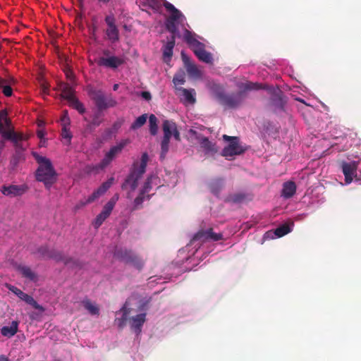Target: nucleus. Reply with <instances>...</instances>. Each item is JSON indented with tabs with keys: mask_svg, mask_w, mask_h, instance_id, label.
I'll use <instances>...</instances> for the list:
<instances>
[{
	"mask_svg": "<svg viewBox=\"0 0 361 361\" xmlns=\"http://www.w3.org/2000/svg\"><path fill=\"white\" fill-rule=\"evenodd\" d=\"M105 133H106L107 135H111V130L108 128L105 130Z\"/></svg>",
	"mask_w": 361,
	"mask_h": 361,
	"instance_id": "57",
	"label": "nucleus"
},
{
	"mask_svg": "<svg viewBox=\"0 0 361 361\" xmlns=\"http://www.w3.org/2000/svg\"><path fill=\"white\" fill-rule=\"evenodd\" d=\"M223 185H224L223 179L216 178L215 180H213L209 183V188H210L211 192L213 194L217 195L219 193V192L221 191V190L223 187Z\"/></svg>",
	"mask_w": 361,
	"mask_h": 361,
	"instance_id": "34",
	"label": "nucleus"
},
{
	"mask_svg": "<svg viewBox=\"0 0 361 361\" xmlns=\"http://www.w3.org/2000/svg\"><path fill=\"white\" fill-rule=\"evenodd\" d=\"M289 232H290V228L288 224H285L276 228L274 233L277 237L281 238L288 234Z\"/></svg>",
	"mask_w": 361,
	"mask_h": 361,
	"instance_id": "40",
	"label": "nucleus"
},
{
	"mask_svg": "<svg viewBox=\"0 0 361 361\" xmlns=\"http://www.w3.org/2000/svg\"><path fill=\"white\" fill-rule=\"evenodd\" d=\"M152 176H149L145 180L144 185L140 190L139 195L135 199L133 204V209H138L142 207V204L145 200H148L150 195L148 193L151 191Z\"/></svg>",
	"mask_w": 361,
	"mask_h": 361,
	"instance_id": "10",
	"label": "nucleus"
},
{
	"mask_svg": "<svg viewBox=\"0 0 361 361\" xmlns=\"http://www.w3.org/2000/svg\"><path fill=\"white\" fill-rule=\"evenodd\" d=\"M49 252H51V250H49L47 246L39 247L36 252L40 257L47 259H49Z\"/></svg>",
	"mask_w": 361,
	"mask_h": 361,
	"instance_id": "44",
	"label": "nucleus"
},
{
	"mask_svg": "<svg viewBox=\"0 0 361 361\" xmlns=\"http://www.w3.org/2000/svg\"><path fill=\"white\" fill-rule=\"evenodd\" d=\"M142 97L146 100H150L152 98L151 94L149 92L144 91L141 93Z\"/></svg>",
	"mask_w": 361,
	"mask_h": 361,
	"instance_id": "50",
	"label": "nucleus"
},
{
	"mask_svg": "<svg viewBox=\"0 0 361 361\" xmlns=\"http://www.w3.org/2000/svg\"><path fill=\"white\" fill-rule=\"evenodd\" d=\"M271 104L279 109H283L285 102L283 99V94L280 90L274 92L271 97Z\"/></svg>",
	"mask_w": 361,
	"mask_h": 361,
	"instance_id": "28",
	"label": "nucleus"
},
{
	"mask_svg": "<svg viewBox=\"0 0 361 361\" xmlns=\"http://www.w3.org/2000/svg\"><path fill=\"white\" fill-rule=\"evenodd\" d=\"M176 34H171V37L162 47L163 56L164 59H171L173 56V50L176 42Z\"/></svg>",
	"mask_w": 361,
	"mask_h": 361,
	"instance_id": "22",
	"label": "nucleus"
},
{
	"mask_svg": "<svg viewBox=\"0 0 361 361\" xmlns=\"http://www.w3.org/2000/svg\"><path fill=\"white\" fill-rule=\"evenodd\" d=\"M200 144L202 148H204L208 152H216L214 144L209 140L206 137H198Z\"/></svg>",
	"mask_w": 361,
	"mask_h": 361,
	"instance_id": "33",
	"label": "nucleus"
},
{
	"mask_svg": "<svg viewBox=\"0 0 361 361\" xmlns=\"http://www.w3.org/2000/svg\"><path fill=\"white\" fill-rule=\"evenodd\" d=\"M185 41L189 44L190 48L193 49L196 47V43H201L200 41L196 39L192 35V33L186 30L184 33Z\"/></svg>",
	"mask_w": 361,
	"mask_h": 361,
	"instance_id": "37",
	"label": "nucleus"
},
{
	"mask_svg": "<svg viewBox=\"0 0 361 361\" xmlns=\"http://www.w3.org/2000/svg\"><path fill=\"white\" fill-rule=\"evenodd\" d=\"M8 288L16 294L19 298L22 300L25 301L27 304L30 305L36 310H41L42 307L38 305V303L35 301V300L30 295L23 292L20 289L18 288L16 286L8 285Z\"/></svg>",
	"mask_w": 361,
	"mask_h": 361,
	"instance_id": "15",
	"label": "nucleus"
},
{
	"mask_svg": "<svg viewBox=\"0 0 361 361\" xmlns=\"http://www.w3.org/2000/svg\"><path fill=\"white\" fill-rule=\"evenodd\" d=\"M44 136V133L42 130L37 131V137L42 139Z\"/></svg>",
	"mask_w": 361,
	"mask_h": 361,
	"instance_id": "55",
	"label": "nucleus"
},
{
	"mask_svg": "<svg viewBox=\"0 0 361 361\" xmlns=\"http://www.w3.org/2000/svg\"><path fill=\"white\" fill-rule=\"evenodd\" d=\"M61 137L67 140L68 144L71 143L72 138V134L69 130L68 128H62Z\"/></svg>",
	"mask_w": 361,
	"mask_h": 361,
	"instance_id": "45",
	"label": "nucleus"
},
{
	"mask_svg": "<svg viewBox=\"0 0 361 361\" xmlns=\"http://www.w3.org/2000/svg\"><path fill=\"white\" fill-rule=\"evenodd\" d=\"M296 192V185L293 181H287L283 184L281 196L286 199L292 197Z\"/></svg>",
	"mask_w": 361,
	"mask_h": 361,
	"instance_id": "24",
	"label": "nucleus"
},
{
	"mask_svg": "<svg viewBox=\"0 0 361 361\" xmlns=\"http://www.w3.org/2000/svg\"><path fill=\"white\" fill-rule=\"evenodd\" d=\"M82 303L89 313L92 315H99V308L98 306L93 303L90 299L85 298L82 301Z\"/></svg>",
	"mask_w": 361,
	"mask_h": 361,
	"instance_id": "30",
	"label": "nucleus"
},
{
	"mask_svg": "<svg viewBox=\"0 0 361 361\" xmlns=\"http://www.w3.org/2000/svg\"><path fill=\"white\" fill-rule=\"evenodd\" d=\"M222 239V233H216L213 231L212 228H209L207 230H200L197 233L195 234L192 241H200L201 243H204L209 240L219 241Z\"/></svg>",
	"mask_w": 361,
	"mask_h": 361,
	"instance_id": "9",
	"label": "nucleus"
},
{
	"mask_svg": "<svg viewBox=\"0 0 361 361\" xmlns=\"http://www.w3.org/2000/svg\"><path fill=\"white\" fill-rule=\"evenodd\" d=\"M32 156L39 164L36 171V179L37 181L42 182L45 188L49 190L56 182L58 177L51 161L49 159L40 156L37 152H32Z\"/></svg>",
	"mask_w": 361,
	"mask_h": 361,
	"instance_id": "1",
	"label": "nucleus"
},
{
	"mask_svg": "<svg viewBox=\"0 0 361 361\" xmlns=\"http://www.w3.org/2000/svg\"><path fill=\"white\" fill-rule=\"evenodd\" d=\"M128 143V140H124L121 141L116 145L111 147L109 151L105 154L103 159L97 166H96V169H104L107 166H109L110 163L116 158V157L122 152L123 149L127 145Z\"/></svg>",
	"mask_w": 361,
	"mask_h": 361,
	"instance_id": "6",
	"label": "nucleus"
},
{
	"mask_svg": "<svg viewBox=\"0 0 361 361\" xmlns=\"http://www.w3.org/2000/svg\"><path fill=\"white\" fill-rule=\"evenodd\" d=\"M102 114L98 112L94 115L92 121L89 124V127L90 128H94L95 127L99 126L102 123Z\"/></svg>",
	"mask_w": 361,
	"mask_h": 361,
	"instance_id": "43",
	"label": "nucleus"
},
{
	"mask_svg": "<svg viewBox=\"0 0 361 361\" xmlns=\"http://www.w3.org/2000/svg\"><path fill=\"white\" fill-rule=\"evenodd\" d=\"M225 141H228L229 144L226 146L222 152L221 155L225 157H230L235 155L243 154L246 149L240 145V139L236 136L223 135Z\"/></svg>",
	"mask_w": 361,
	"mask_h": 361,
	"instance_id": "5",
	"label": "nucleus"
},
{
	"mask_svg": "<svg viewBox=\"0 0 361 361\" xmlns=\"http://www.w3.org/2000/svg\"><path fill=\"white\" fill-rule=\"evenodd\" d=\"M147 114H145L139 116L131 124L130 129L136 130L142 127L147 121Z\"/></svg>",
	"mask_w": 361,
	"mask_h": 361,
	"instance_id": "38",
	"label": "nucleus"
},
{
	"mask_svg": "<svg viewBox=\"0 0 361 361\" xmlns=\"http://www.w3.org/2000/svg\"><path fill=\"white\" fill-rule=\"evenodd\" d=\"M181 58L188 74L192 78H200L201 72L183 51L181 52Z\"/></svg>",
	"mask_w": 361,
	"mask_h": 361,
	"instance_id": "19",
	"label": "nucleus"
},
{
	"mask_svg": "<svg viewBox=\"0 0 361 361\" xmlns=\"http://www.w3.org/2000/svg\"><path fill=\"white\" fill-rule=\"evenodd\" d=\"M66 76H67V78H68L69 79H71V76H72V73H71L70 71H69V72H68V73H66Z\"/></svg>",
	"mask_w": 361,
	"mask_h": 361,
	"instance_id": "58",
	"label": "nucleus"
},
{
	"mask_svg": "<svg viewBox=\"0 0 361 361\" xmlns=\"http://www.w3.org/2000/svg\"><path fill=\"white\" fill-rule=\"evenodd\" d=\"M121 312H123V314L126 313V317H128V314L130 313V310L126 307V303L123 305V307L121 309Z\"/></svg>",
	"mask_w": 361,
	"mask_h": 361,
	"instance_id": "51",
	"label": "nucleus"
},
{
	"mask_svg": "<svg viewBox=\"0 0 361 361\" xmlns=\"http://www.w3.org/2000/svg\"><path fill=\"white\" fill-rule=\"evenodd\" d=\"M18 322L13 321L11 326H4L1 329V333L4 336L11 338L18 331Z\"/></svg>",
	"mask_w": 361,
	"mask_h": 361,
	"instance_id": "26",
	"label": "nucleus"
},
{
	"mask_svg": "<svg viewBox=\"0 0 361 361\" xmlns=\"http://www.w3.org/2000/svg\"><path fill=\"white\" fill-rule=\"evenodd\" d=\"M245 199V195L243 193H235L229 195L226 201L233 203H240Z\"/></svg>",
	"mask_w": 361,
	"mask_h": 361,
	"instance_id": "42",
	"label": "nucleus"
},
{
	"mask_svg": "<svg viewBox=\"0 0 361 361\" xmlns=\"http://www.w3.org/2000/svg\"><path fill=\"white\" fill-rule=\"evenodd\" d=\"M4 121V123H5L6 126L8 128H9L11 126V120L9 118H8L7 117H6Z\"/></svg>",
	"mask_w": 361,
	"mask_h": 361,
	"instance_id": "53",
	"label": "nucleus"
},
{
	"mask_svg": "<svg viewBox=\"0 0 361 361\" xmlns=\"http://www.w3.org/2000/svg\"><path fill=\"white\" fill-rule=\"evenodd\" d=\"M18 269L23 277L28 279L30 281H35L37 279V275L29 267L21 266L19 267Z\"/></svg>",
	"mask_w": 361,
	"mask_h": 361,
	"instance_id": "35",
	"label": "nucleus"
},
{
	"mask_svg": "<svg viewBox=\"0 0 361 361\" xmlns=\"http://www.w3.org/2000/svg\"><path fill=\"white\" fill-rule=\"evenodd\" d=\"M128 317H126V313L123 314L121 318L116 319L118 326L120 329H123L126 324V322L127 321Z\"/></svg>",
	"mask_w": 361,
	"mask_h": 361,
	"instance_id": "48",
	"label": "nucleus"
},
{
	"mask_svg": "<svg viewBox=\"0 0 361 361\" xmlns=\"http://www.w3.org/2000/svg\"><path fill=\"white\" fill-rule=\"evenodd\" d=\"M28 188L26 185H3L1 192L3 195L8 197L21 196L26 192Z\"/></svg>",
	"mask_w": 361,
	"mask_h": 361,
	"instance_id": "14",
	"label": "nucleus"
},
{
	"mask_svg": "<svg viewBox=\"0 0 361 361\" xmlns=\"http://www.w3.org/2000/svg\"><path fill=\"white\" fill-rule=\"evenodd\" d=\"M42 90H43L44 93H46L47 91L48 90V87L45 85H42Z\"/></svg>",
	"mask_w": 361,
	"mask_h": 361,
	"instance_id": "56",
	"label": "nucleus"
},
{
	"mask_svg": "<svg viewBox=\"0 0 361 361\" xmlns=\"http://www.w3.org/2000/svg\"><path fill=\"white\" fill-rule=\"evenodd\" d=\"M62 128H68L70 124V119L68 116L67 111H64V115L61 118Z\"/></svg>",
	"mask_w": 361,
	"mask_h": 361,
	"instance_id": "47",
	"label": "nucleus"
},
{
	"mask_svg": "<svg viewBox=\"0 0 361 361\" xmlns=\"http://www.w3.org/2000/svg\"><path fill=\"white\" fill-rule=\"evenodd\" d=\"M59 89L61 92V97L70 102L75 98V90L69 84L61 82L59 85Z\"/></svg>",
	"mask_w": 361,
	"mask_h": 361,
	"instance_id": "23",
	"label": "nucleus"
},
{
	"mask_svg": "<svg viewBox=\"0 0 361 361\" xmlns=\"http://www.w3.org/2000/svg\"><path fill=\"white\" fill-rule=\"evenodd\" d=\"M196 56L206 63H212L213 57L210 52L205 50L203 43H196V47L192 49Z\"/></svg>",
	"mask_w": 361,
	"mask_h": 361,
	"instance_id": "18",
	"label": "nucleus"
},
{
	"mask_svg": "<svg viewBox=\"0 0 361 361\" xmlns=\"http://www.w3.org/2000/svg\"><path fill=\"white\" fill-rule=\"evenodd\" d=\"M68 103L70 106L76 109L80 114L85 113V109L83 104L76 97L68 102Z\"/></svg>",
	"mask_w": 361,
	"mask_h": 361,
	"instance_id": "39",
	"label": "nucleus"
},
{
	"mask_svg": "<svg viewBox=\"0 0 361 361\" xmlns=\"http://www.w3.org/2000/svg\"><path fill=\"white\" fill-rule=\"evenodd\" d=\"M127 264L132 265L138 270H141L145 265V261L134 252Z\"/></svg>",
	"mask_w": 361,
	"mask_h": 361,
	"instance_id": "31",
	"label": "nucleus"
},
{
	"mask_svg": "<svg viewBox=\"0 0 361 361\" xmlns=\"http://www.w3.org/2000/svg\"><path fill=\"white\" fill-rule=\"evenodd\" d=\"M113 0H97V3L100 6H107Z\"/></svg>",
	"mask_w": 361,
	"mask_h": 361,
	"instance_id": "49",
	"label": "nucleus"
},
{
	"mask_svg": "<svg viewBox=\"0 0 361 361\" xmlns=\"http://www.w3.org/2000/svg\"><path fill=\"white\" fill-rule=\"evenodd\" d=\"M134 252L125 247H117L114 252V257L126 264L128 262Z\"/></svg>",
	"mask_w": 361,
	"mask_h": 361,
	"instance_id": "21",
	"label": "nucleus"
},
{
	"mask_svg": "<svg viewBox=\"0 0 361 361\" xmlns=\"http://www.w3.org/2000/svg\"><path fill=\"white\" fill-rule=\"evenodd\" d=\"M341 169L345 176V184H350L353 178L357 176V163L356 161H343Z\"/></svg>",
	"mask_w": 361,
	"mask_h": 361,
	"instance_id": "13",
	"label": "nucleus"
},
{
	"mask_svg": "<svg viewBox=\"0 0 361 361\" xmlns=\"http://www.w3.org/2000/svg\"><path fill=\"white\" fill-rule=\"evenodd\" d=\"M116 204V200L111 199L103 207L102 212L97 216L93 221V226L98 228L103 222L109 216Z\"/></svg>",
	"mask_w": 361,
	"mask_h": 361,
	"instance_id": "12",
	"label": "nucleus"
},
{
	"mask_svg": "<svg viewBox=\"0 0 361 361\" xmlns=\"http://www.w3.org/2000/svg\"><path fill=\"white\" fill-rule=\"evenodd\" d=\"M163 5L166 11L170 13V16L166 20V28L171 34H176L178 32V25L183 22L185 16L169 1H164Z\"/></svg>",
	"mask_w": 361,
	"mask_h": 361,
	"instance_id": "4",
	"label": "nucleus"
},
{
	"mask_svg": "<svg viewBox=\"0 0 361 361\" xmlns=\"http://www.w3.org/2000/svg\"><path fill=\"white\" fill-rule=\"evenodd\" d=\"M164 122L165 125L168 126L169 130L171 133V136L173 135L176 140L180 141V135L176 123L171 120H164Z\"/></svg>",
	"mask_w": 361,
	"mask_h": 361,
	"instance_id": "32",
	"label": "nucleus"
},
{
	"mask_svg": "<svg viewBox=\"0 0 361 361\" xmlns=\"http://www.w3.org/2000/svg\"><path fill=\"white\" fill-rule=\"evenodd\" d=\"M0 361H11L8 357L4 355H0Z\"/></svg>",
	"mask_w": 361,
	"mask_h": 361,
	"instance_id": "54",
	"label": "nucleus"
},
{
	"mask_svg": "<svg viewBox=\"0 0 361 361\" xmlns=\"http://www.w3.org/2000/svg\"><path fill=\"white\" fill-rule=\"evenodd\" d=\"M104 21L107 25L105 31L107 39L111 43H116L119 41V30L116 25V18L113 13L105 16Z\"/></svg>",
	"mask_w": 361,
	"mask_h": 361,
	"instance_id": "7",
	"label": "nucleus"
},
{
	"mask_svg": "<svg viewBox=\"0 0 361 361\" xmlns=\"http://www.w3.org/2000/svg\"><path fill=\"white\" fill-rule=\"evenodd\" d=\"M178 90L181 92L180 95L184 97L185 102L191 104L195 103V91L194 89L188 90L183 87H180L178 89Z\"/></svg>",
	"mask_w": 361,
	"mask_h": 361,
	"instance_id": "27",
	"label": "nucleus"
},
{
	"mask_svg": "<svg viewBox=\"0 0 361 361\" xmlns=\"http://www.w3.org/2000/svg\"><path fill=\"white\" fill-rule=\"evenodd\" d=\"M0 114H1V118L2 120H4V118H5L6 117H7V112H6V110L0 111Z\"/></svg>",
	"mask_w": 361,
	"mask_h": 361,
	"instance_id": "52",
	"label": "nucleus"
},
{
	"mask_svg": "<svg viewBox=\"0 0 361 361\" xmlns=\"http://www.w3.org/2000/svg\"><path fill=\"white\" fill-rule=\"evenodd\" d=\"M130 326L131 329L135 332L136 334H139L142 331V326L146 321V314L141 313L137 314L130 318Z\"/></svg>",
	"mask_w": 361,
	"mask_h": 361,
	"instance_id": "20",
	"label": "nucleus"
},
{
	"mask_svg": "<svg viewBox=\"0 0 361 361\" xmlns=\"http://www.w3.org/2000/svg\"><path fill=\"white\" fill-rule=\"evenodd\" d=\"M157 118L154 114H151L149 116V128L151 135H155L157 133L158 126H157Z\"/></svg>",
	"mask_w": 361,
	"mask_h": 361,
	"instance_id": "36",
	"label": "nucleus"
},
{
	"mask_svg": "<svg viewBox=\"0 0 361 361\" xmlns=\"http://www.w3.org/2000/svg\"><path fill=\"white\" fill-rule=\"evenodd\" d=\"M103 53H104V55L108 56L109 54V50H104Z\"/></svg>",
	"mask_w": 361,
	"mask_h": 361,
	"instance_id": "59",
	"label": "nucleus"
},
{
	"mask_svg": "<svg viewBox=\"0 0 361 361\" xmlns=\"http://www.w3.org/2000/svg\"><path fill=\"white\" fill-rule=\"evenodd\" d=\"M173 81L175 85H183L185 80L183 74L180 73L174 75Z\"/></svg>",
	"mask_w": 361,
	"mask_h": 361,
	"instance_id": "46",
	"label": "nucleus"
},
{
	"mask_svg": "<svg viewBox=\"0 0 361 361\" xmlns=\"http://www.w3.org/2000/svg\"><path fill=\"white\" fill-rule=\"evenodd\" d=\"M241 90L232 94H226L220 102L221 105L229 109H235L240 106L247 97V91L252 90H259L262 87L258 83L246 82L240 87Z\"/></svg>",
	"mask_w": 361,
	"mask_h": 361,
	"instance_id": "2",
	"label": "nucleus"
},
{
	"mask_svg": "<svg viewBox=\"0 0 361 361\" xmlns=\"http://www.w3.org/2000/svg\"><path fill=\"white\" fill-rule=\"evenodd\" d=\"M49 259H53L58 262H62L66 265L68 264L73 260L71 257H67L64 255L62 252L56 250H51Z\"/></svg>",
	"mask_w": 361,
	"mask_h": 361,
	"instance_id": "25",
	"label": "nucleus"
},
{
	"mask_svg": "<svg viewBox=\"0 0 361 361\" xmlns=\"http://www.w3.org/2000/svg\"><path fill=\"white\" fill-rule=\"evenodd\" d=\"M118 84H115L114 85V87H113V89H114V90H116L118 89Z\"/></svg>",
	"mask_w": 361,
	"mask_h": 361,
	"instance_id": "60",
	"label": "nucleus"
},
{
	"mask_svg": "<svg viewBox=\"0 0 361 361\" xmlns=\"http://www.w3.org/2000/svg\"><path fill=\"white\" fill-rule=\"evenodd\" d=\"M0 88L2 89L5 96L10 97L12 95L13 90L10 85L6 84V81L4 79L0 78Z\"/></svg>",
	"mask_w": 361,
	"mask_h": 361,
	"instance_id": "41",
	"label": "nucleus"
},
{
	"mask_svg": "<svg viewBox=\"0 0 361 361\" xmlns=\"http://www.w3.org/2000/svg\"><path fill=\"white\" fill-rule=\"evenodd\" d=\"M93 99L99 110L102 111L109 107H114L116 105L117 102L111 97H106L104 94L98 91L94 93Z\"/></svg>",
	"mask_w": 361,
	"mask_h": 361,
	"instance_id": "11",
	"label": "nucleus"
},
{
	"mask_svg": "<svg viewBox=\"0 0 361 361\" xmlns=\"http://www.w3.org/2000/svg\"><path fill=\"white\" fill-rule=\"evenodd\" d=\"M162 129L164 132V137L161 142L160 159L161 160L165 159L166 155L169 152V142L171 137V133L169 131L168 126L165 125L164 121L162 123Z\"/></svg>",
	"mask_w": 361,
	"mask_h": 361,
	"instance_id": "17",
	"label": "nucleus"
},
{
	"mask_svg": "<svg viewBox=\"0 0 361 361\" xmlns=\"http://www.w3.org/2000/svg\"><path fill=\"white\" fill-rule=\"evenodd\" d=\"M210 90L213 96L220 103L226 94L223 87L219 84H212L211 85Z\"/></svg>",
	"mask_w": 361,
	"mask_h": 361,
	"instance_id": "29",
	"label": "nucleus"
},
{
	"mask_svg": "<svg viewBox=\"0 0 361 361\" xmlns=\"http://www.w3.org/2000/svg\"><path fill=\"white\" fill-rule=\"evenodd\" d=\"M148 160V154L147 152L142 153L140 163L135 162L133 164L129 175L122 185L123 189H126L129 187L131 190H135L137 188L139 180L145 173Z\"/></svg>",
	"mask_w": 361,
	"mask_h": 361,
	"instance_id": "3",
	"label": "nucleus"
},
{
	"mask_svg": "<svg viewBox=\"0 0 361 361\" xmlns=\"http://www.w3.org/2000/svg\"><path fill=\"white\" fill-rule=\"evenodd\" d=\"M114 181V178H111L106 180V182L103 183L101 186L96 190L90 196L88 197V198L85 201H80L76 206L75 209H79L81 207L85 206L87 204L93 202L94 200H96L97 198H99L100 196L104 195L108 189L111 186Z\"/></svg>",
	"mask_w": 361,
	"mask_h": 361,
	"instance_id": "8",
	"label": "nucleus"
},
{
	"mask_svg": "<svg viewBox=\"0 0 361 361\" xmlns=\"http://www.w3.org/2000/svg\"><path fill=\"white\" fill-rule=\"evenodd\" d=\"M124 62V59L121 57L111 56L109 57H100L97 61V64L100 66L116 69L123 64Z\"/></svg>",
	"mask_w": 361,
	"mask_h": 361,
	"instance_id": "16",
	"label": "nucleus"
}]
</instances>
